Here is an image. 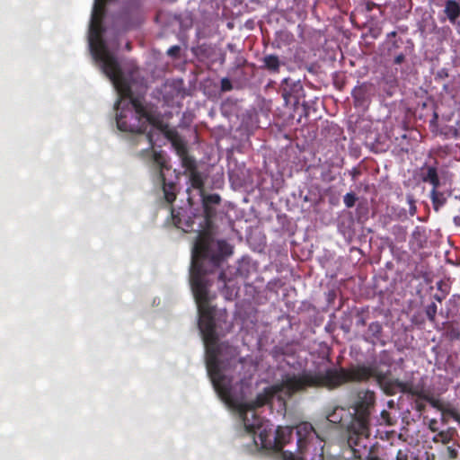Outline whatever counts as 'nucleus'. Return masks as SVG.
Returning a JSON list of instances; mask_svg holds the SVG:
<instances>
[{
	"instance_id": "1",
	"label": "nucleus",
	"mask_w": 460,
	"mask_h": 460,
	"mask_svg": "<svg viewBox=\"0 0 460 460\" xmlns=\"http://www.w3.org/2000/svg\"><path fill=\"white\" fill-rule=\"evenodd\" d=\"M198 327L205 346L206 367L213 386L222 400L239 409L244 430L251 437L257 448L275 454L280 460H305L291 451L284 450V446L292 438L293 429L289 427L275 428L269 420L257 415L256 410L271 405L273 398L283 404L298 393L314 387V372L304 370L302 373H287L274 385L263 388L253 400L247 401L246 395L251 386L250 378L236 379L234 372L243 368L235 347L220 342L224 333L214 316L210 302L204 303L205 295L196 288ZM296 446L303 453L311 447L320 449L311 460H323V440L310 422H301L296 426Z\"/></svg>"
},
{
	"instance_id": "2",
	"label": "nucleus",
	"mask_w": 460,
	"mask_h": 460,
	"mask_svg": "<svg viewBox=\"0 0 460 460\" xmlns=\"http://www.w3.org/2000/svg\"><path fill=\"white\" fill-rule=\"evenodd\" d=\"M203 216L199 223L197 235L191 247L190 267V284L195 302L197 303L196 288L204 293L205 301L211 300L209 288L212 284L214 272L221 269L226 257L232 254V247L226 241L214 239L201 228L209 227L217 210L214 206L202 204Z\"/></svg>"
},
{
	"instance_id": "3",
	"label": "nucleus",
	"mask_w": 460,
	"mask_h": 460,
	"mask_svg": "<svg viewBox=\"0 0 460 460\" xmlns=\"http://www.w3.org/2000/svg\"><path fill=\"white\" fill-rule=\"evenodd\" d=\"M380 365H387L384 359L379 364L373 362L369 366L356 365L350 367L327 368L323 373H314L316 385L314 387H326L336 389L346 383L367 382L374 378L377 385L386 395H394L402 393L412 396H423V391L411 382H402L391 377V370L382 371Z\"/></svg>"
},
{
	"instance_id": "4",
	"label": "nucleus",
	"mask_w": 460,
	"mask_h": 460,
	"mask_svg": "<svg viewBox=\"0 0 460 460\" xmlns=\"http://www.w3.org/2000/svg\"><path fill=\"white\" fill-rule=\"evenodd\" d=\"M149 130L142 131L136 135L135 142L137 145L143 144L146 146L138 151L137 156L147 163H152L157 167L158 179L162 182L163 191L165 200L172 203L176 199V185L173 181H167L164 170H170L166 155L164 152L155 150V146L161 141L167 139L166 132H171V128L163 123H157L153 118L152 122L147 125Z\"/></svg>"
},
{
	"instance_id": "5",
	"label": "nucleus",
	"mask_w": 460,
	"mask_h": 460,
	"mask_svg": "<svg viewBox=\"0 0 460 460\" xmlns=\"http://www.w3.org/2000/svg\"><path fill=\"white\" fill-rule=\"evenodd\" d=\"M376 404V394L370 390L358 393L355 402L349 407L353 418L348 427L349 443L357 446L358 454H365L370 437V416Z\"/></svg>"
},
{
	"instance_id": "6",
	"label": "nucleus",
	"mask_w": 460,
	"mask_h": 460,
	"mask_svg": "<svg viewBox=\"0 0 460 460\" xmlns=\"http://www.w3.org/2000/svg\"><path fill=\"white\" fill-rule=\"evenodd\" d=\"M323 415L328 421L332 424H340L342 429L341 441L342 454L349 453V457L361 458L364 454H358V447L349 443V431L348 427L353 418L351 410L349 407H344L340 405H327L323 409Z\"/></svg>"
},
{
	"instance_id": "7",
	"label": "nucleus",
	"mask_w": 460,
	"mask_h": 460,
	"mask_svg": "<svg viewBox=\"0 0 460 460\" xmlns=\"http://www.w3.org/2000/svg\"><path fill=\"white\" fill-rule=\"evenodd\" d=\"M248 275V264L244 261L238 262L237 267H228L226 270H222L217 276L218 282L222 283V286L219 287L222 295L227 300H232L238 289L234 279L236 277L246 279Z\"/></svg>"
},
{
	"instance_id": "8",
	"label": "nucleus",
	"mask_w": 460,
	"mask_h": 460,
	"mask_svg": "<svg viewBox=\"0 0 460 460\" xmlns=\"http://www.w3.org/2000/svg\"><path fill=\"white\" fill-rule=\"evenodd\" d=\"M280 92L286 105L292 106L294 111H297L300 100L305 95L301 81L290 77L283 79L280 84Z\"/></svg>"
},
{
	"instance_id": "9",
	"label": "nucleus",
	"mask_w": 460,
	"mask_h": 460,
	"mask_svg": "<svg viewBox=\"0 0 460 460\" xmlns=\"http://www.w3.org/2000/svg\"><path fill=\"white\" fill-rule=\"evenodd\" d=\"M182 167L185 168V174L188 175L190 187L198 190L199 193L202 194L204 191L205 179L202 173L197 169L196 160L185 158Z\"/></svg>"
},
{
	"instance_id": "10",
	"label": "nucleus",
	"mask_w": 460,
	"mask_h": 460,
	"mask_svg": "<svg viewBox=\"0 0 460 460\" xmlns=\"http://www.w3.org/2000/svg\"><path fill=\"white\" fill-rule=\"evenodd\" d=\"M172 218L173 225L183 232L194 231V219L189 215L186 209L181 208L178 210H172Z\"/></svg>"
},
{
	"instance_id": "11",
	"label": "nucleus",
	"mask_w": 460,
	"mask_h": 460,
	"mask_svg": "<svg viewBox=\"0 0 460 460\" xmlns=\"http://www.w3.org/2000/svg\"><path fill=\"white\" fill-rule=\"evenodd\" d=\"M167 140H169L175 150L176 154L179 155L181 159V165H183V162L186 159H194L193 157L188 155V149L186 143L181 139V137L178 135L175 130H171V132H166Z\"/></svg>"
},
{
	"instance_id": "12",
	"label": "nucleus",
	"mask_w": 460,
	"mask_h": 460,
	"mask_svg": "<svg viewBox=\"0 0 460 460\" xmlns=\"http://www.w3.org/2000/svg\"><path fill=\"white\" fill-rule=\"evenodd\" d=\"M371 84H362L355 87L352 91L355 106L367 108L370 102Z\"/></svg>"
},
{
	"instance_id": "13",
	"label": "nucleus",
	"mask_w": 460,
	"mask_h": 460,
	"mask_svg": "<svg viewBox=\"0 0 460 460\" xmlns=\"http://www.w3.org/2000/svg\"><path fill=\"white\" fill-rule=\"evenodd\" d=\"M261 62V69L266 70L270 74L279 73L280 67L285 65V61L276 54H264Z\"/></svg>"
},
{
	"instance_id": "14",
	"label": "nucleus",
	"mask_w": 460,
	"mask_h": 460,
	"mask_svg": "<svg viewBox=\"0 0 460 460\" xmlns=\"http://www.w3.org/2000/svg\"><path fill=\"white\" fill-rule=\"evenodd\" d=\"M452 195V190L449 189L441 190H430V199L435 211H438L446 203L447 199Z\"/></svg>"
},
{
	"instance_id": "15",
	"label": "nucleus",
	"mask_w": 460,
	"mask_h": 460,
	"mask_svg": "<svg viewBox=\"0 0 460 460\" xmlns=\"http://www.w3.org/2000/svg\"><path fill=\"white\" fill-rule=\"evenodd\" d=\"M443 12L450 23H456L460 17V4L456 0H447Z\"/></svg>"
},
{
	"instance_id": "16",
	"label": "nucleus",
	"mask_w": 460,
	"mask_h": 460,
	"mask_svg": "<svg viewBox=\"0 0 460 460\" xmlns=\"http://www.w3.org/2000/svg\"><path fill=\"white\" fill-rule=\"evenodd\" d=\"M437 164H438V161L435 160L434 162V164H425L421 168H420V180L423 181V182H429V181H433L436 177H438L439 174H438V167H437Z\"/></svg>"
},
{
	"instance_id": "17",
	"label": "nucleus",
	"mask_w": 460,
	"mask_h": 460,
	"mask_svg": "<svg viewBox=\"0 0 460 460\" xmlns=\"http://www.w3.org/2000/svg\"><path fill=\"white\" fill-rule=\"evenodd\" d=\"M383 332V326L378 322H374L369 324L367 331L365 334V341L370 343H375V340H379Z\"/></svg>"
},
{
	"instance_id": "18",
	"label": "nucleus",
	"mask_w": 460,
	"mask_h": 460,
	"mask_svg": "<svg viewBox=\"0 0 460 460\" xmlns=\"http://www.w3.org/2000/svg\"><path fill=\"white\" fill-rule=\"evenodd\" d=\"M456 429L454 428H448L447 430H442L438 432L432 438L434 443H441L443 445H447L452 439L454 435L456 434Z\"/></svg>"
},
{
	"instance_id": "19",
	"label": "nucleus",
	"mask_w": 460,
	"mask_h": 460,
	"mask_svg": "<svg viewBox=\"0 0 460 460\" xmlns=\"http://www.w3.org/2000/svg\"><path fill=\"white\" fill-rule=\"evenodd\" d=\"M295 353L296 349L291 343L279 344L275 346L271 350V354L275 358L279 356H292Z\"/></svg>"
},
{
	"instance_id": "20",
	"label": "nucleus",
	"mask_w": 460,
	"mask_h": 460,
	"mask_svg": "<svg viewBox=\"0 0 460 460\" xmlns=\"http://www.w3.org/2000/svg\"><path fill=\"white\" fill-rule=\"evenodd\" d=\"M444 335L450 341L460 339V330L451 323H443Z\"/></svg>"
},
{
	"instance_id": "21",
	"label": "nucleus",
	"mask_w": 460,
	"mask_h": 460,
	"mask_svg": "<svg viewBox=\"0 0 460 460\" xmlns=\"http://www.w3.org/2000/svg\"><path fill=\"white\" fill-rule=\"evenodd\" d=\"M193 54L199 59L208 58L211 55L212 49L208 44H201L192 49Z\"/></svg>"
},
{
	"instance_id": "22",
	"label": "nucleus",
	"mask_w": 460,
	"mask_h": 460,
	"mask_svg": "<svg viewBox=\"0 0 460 460\" xmlns=\"http://www.w3.org/2000/svg\"><path fill=\"white\" fill-rule=\"evenodd\" d=\"M201 198L202 204H206L207 206H217L219 205L221 201V198L218 194L213 193L209 195H206L204 191L202 194H199Z\"/></svg>"
},
{
	"instance_id": "23",
	"label": "nucleus",
	"mask_w": 460,
	"mask_h": 460,
	"mask_svg": "<svg viewBox=\"0 0 460 460\" xmlns=\"http://www.w3.org/2000/svg\"><path fill=\"white\" fill-rule=\"evenodd\" d=\"M392 234L397 242H405L407 238V229L401 225H394L392 227Z\"/></svg>"
},
{
	"instance_id": "24",
	"label": "nucleus",
	"mask_w": 460,
	"mask_h": 460,
	"mask_svg": "<svg viewBox=\"0 0 460 460\" xmlns=\"http://www.w3.org/2000/svg\"><path fill=\"white\" fill-rule=\"evenodd\" d=\"M438 313V306L436 303L432 302L425 308V314L430 323H434L436 320V314Z\"/></svg>"
},
{
	"instance_id": "25",
	"label": "nucleus",
	"mask_w": 460,
	"mask_h": 460,
	"mask_svg": "<svg viewBox=\"0 0 460 460\" xmlns=\"http://www.w3.org/2000/svg\"><path fill=\"white\" fill-rule=\"evenodd\" d=\"M357 199L358 198L354 192H349L343 197V202L349 208L355 206Z\"/></svg>"
},
{
	"instance_id": "26",
	"label": "nucleus",
	"mask_w": 460,
	"mask_h": 460,
	"mask_svg": "<svg viewBox=\"0 0 460 460\" xmlns=\"http://www.w3.org/2000/svg\"><path fill=\"white\" fill-rule=\"evenodd\" d=\"M417 397L419 399H421V400L429 402L433 408L437 409L439 411H441L443 407H444V405L442 403H440L438 401H437V400H435V399H433L431 397H429L424 393H423V396H417Z\"/></svg>"
},
{
	"instance_id": "27",
	"label": "nucleus",
	"mask_w": 460,
	"mask_h": 460,
	"mask_svg": "<svg viewBox=\"0 0 460 460\" xmlns=\"http://www.w3.org/2000/svg\"><path fill=\"white\" fill-rule=\"evenodd\" d=\"M181 47L178 46V45H175V46H172L168 50H167V55L172 58V59H179L180 57H181Z\"/></svg>"
},
{
	"instance_id": "28",
	"label": "nucleus",
	"mask_w": 460,
	"mask_h": 460,
	"mask_svg": "<svg viewBox=\"0 0 460 460\" xmlns=\"http://www.w3.org/2000/svg\"><path fill=\"white\" fill-rule=\"evenodd\" d=\"M367 448H369L368 446H367ZM367 452H368V455L367 456V457L364 460H381L378 456L371 455V449H369V450L367 449ZM365 455H366V453L361 456V458H358V460H363V456ZM343 456H344V457H347L348 459H357V457H349L350 455L349 453H346Z\"/></svg>"
},
{
	"instance_id": "29",
	"label": "nucleus",
	"mask_w": 460,
	"mask_h": 460,
	"mask_svg": "<svg viewBox=\"0 0 460 460\" xmlns=\"http://www.w3.org/2000/svg\"><path fill=\"white\" fill-rule=\"evenodd\" d=\"M232 89H233V84H232L231 81L227 77L222 78L221 85H220L221 92L226 93V92L231 91Z\"/></svg>"
},
{
	"instance_id": "30",
	"label": "nucleus",
	"mask_w": 460,
	"mask_h": 460,
	"mask_svg": "<svg viewBox=\"0 0 460 460\" xmlns=\"http://www.w3.org/2000/svg\"><path fill=\"white\" fill-rule=\"evenodd\" d=\"M409 448L399 449L396 454V460H409Z\"/></svg>"
},
{
	"instance_id": "31",
	"label": "nucleus",
	"mask_w": 460,
	"mask_h": 460,
	"mask_svg": "<svg viewBox=\"0 0 460 460\" xmlns=\"http://www.w3.org/2000/svg\"><path fill=\"white\" fill-rule=\"evenodd\" d=\"M428 183H429L432 186L431 190H441V187L443 185L439 175L438 177H436L433 181H429Z\"/></svg>"
},
{
	"instance_id": "32",
	"label": "nucleus",
	"mask_w": 460,
	"mask_h": 460,
	"mask_svg": "<svg viewBox=\"0 0 460 460\" xmlns=\"http://www.w3.org/2000/svg\"><path fill=\"white\" fill-rule=\"evenodd\" d=\"M424 229H422L421 227L420 226H417L413 233H412V237L415 239V240H418V241H421V237H423L424 235Z\"/></svg>"
},
{
	"instance_id": "33",
	"label": "nucleus",
	"mask_w": 460,
	"mask_h": 460,
	"mask_svg": "<svg viewBox=\"0 0 460 460\" xmlns=\"http://www.w3.org/2000/svg\"><path fill=\"white\" fill-rule=\"evenodd\" d=\"M447 453L449 459H456L458 456V451L453 447H447Z\"/></svg>"
},
{
	"instance_id": "34",
	"label": "nucleus",
	"mask_w": 460,
	"mask_h": 460,
	"mask_svg": "<svg viewBox=\"0 0 460 460\" xmlns=\"http://www.w3.org/2000/svg\"><path fill=\"white\" fill-rule=\"evenodd\" d=\"M429 429L432 431V432H438V420L436 419H431L429 420Z\"/></svg>"
},
{
	"instance_id": "35",
	"label": "nucleus",
	"mask_w": 460,
	"mask_h": 460,
	"mask_svg": "<svg viewBox=\"0 0 460 460\" xmlns=\"http://www.w3.org/2000/svg\"><path fill=\"white\" fill-rule=\"evenodd\" d=\"M301 106H302V112H301L300 116L307 117L308 116V112H309V105H308V103L305 102H303Z\"/></svg>"
},
{
	"instance_id": "36",
	"label": "nucleus",
	"mask_w": 460,
	"mask_h": 460,
	"mask_svg": "<svg viewBox=\"0 0 460 460\" xmlns=\"http://www.w3.org/2000/svg\"><path fill=\"white\" fill-rule=\"evenodd\" d=\"M447 294V291H445V293H444V294H443V293H441V294H435V295L433 296V298H434L436 301H438V302L441 303V302L446 298Z\"/></svg>"
},
{
	"instance_id": "37",
	"label": "nucleus",
	"mask_w": 460,
	"mask_h": 460,
	"mask_svg": "<svg viewBox=\"0 0 460 460\" xmlns=\"http://www.w3.org/2000/svg\"><path fill=\"white\" fill-rule=\"evenodd\" d=\"M405 60V55L401 53L394 58V64L400 65Z\"/></svg>"
},
{
	"instance_id": "38",
	"label": "nucleus",
	"mask_w": 460,
	"mask_h": 460,
	"mask_svg": "<svg viewBox=\"0 0 460 460\" xmlns=\"http://www.w3.org/2000/svg\"><path fill=\"white\" fill-rule=\"evenodd\" d=\"M437 287H438V290H440V291H441V293H443V294L445 293V291H447V290L446 289L447 285H446L442 280H440V281H438V282L437 283Z\"/></svg>"
},
{
	"instance_id": "39",
	"label": "nucleus",
	"mask_w": 460,
	"mask_h": 460,
	"mask_svg": "<svg viewBox=\"0 0 460 460\" xmlns=\"http://www.w3.org/2000/svg\"><path fill=\"white\" fill-rule=\"evenodd\" d=\"M416 410L423 411L425 410V404L423 402H416Z\"/></svg>"
},
{
	"instance_id": "40",
	"label": "nucleus",
	"mask_w": 460,
	"mask_h": 460,
	"mask_svg": "<svg viewBox=\"0 0 460 460\" xmlns=\"http://www.w3.org/2000/svg\"><path fill=\"white\" fill-rule=\"evenodd\" d=\"M417 212V207L415 204H411V206H410V208H409V213L411 216H414Z\"/></svg>"
},
{
	"instance_id": "41",
	"label": "nucleus",
	"mask_w": 460,
	"mask_h": 460,
	"mask_svg": "<svg viewBox=\"0 0 460 460\" xmlns=\"http://www.w3.org/2000/svg\"><path fill=\"white\" fill-rule=\"evenodd\" d=\"M381 416L384 420H386L387 424L392 425V423L387 420V418L389 417V413L386 411H383L381 413Z\"/></svg>"
},
{
	"instance_id": "42",
	"label": "nucleus",
	"mask_w": 460,
	"mask_h": 460,
	"mask_svg": "<svg viewBox=\"0 0 460 460\" xmlns=\"http://www.w3.org/2000/svg\"><path fill=\"white\" fill-rule=\"evenodd\" d=\"M357 325L358 326H364V325H366V321H365L364 317H362V316L358 317V319L357 321Z\"/></svg>"
},
{
	"instance_id": "43",
	"label": "nucleus",
	"mask_w": 460,
	"mask_h": 460,
	"mask_svg": "<svg viewBox=\"0 0 460 460\" xmlns=\"http://www.w3.org/2000/svg\"><path fill=\"white\" fill-rule=\"evenodd\" d=\"M457 31V33L460 35V21L459 19L456 21V23H452Z\"/></svg>"
},
{
	"instance_id": "44",
	"label": "nucleus",
	"mask_w": 460,
	"mask_h": 460,
	"mask_svg": "<svg viewBox=\"0 0 460 460\" xmlns=\"http://www.w3.org/2000/svg\"><path fill=\"white\" fill-rule=\"evenodd\" d=\"M407 201L410 206H411V204H415V200L412 195H407Z\"/></svg>"
},
{
	"instance_id": "45",
	"label": "nucleus",
	"mask_w": 460,
	"mask_h": 460,
	"mask_svg": "<svg viewBox=\"0 0 460 460\" xmlns=\"http://www.w3.org/2000/svg\"><path fill=\"white\" fill-rule=\"evenodd\" d=\"M441 422H442L443 424H447V422H448V418H447V415L442 414V417H441Z\"/></svg>"
},
{
	"instance_id": "46",
	"label": "nucleus",
	"mask_w": 460,
	"mask_h": 460,
	"mask_svg": "<svg viewBox=\"0 0 460 460\" xmlns=\"http://www.w3.org/2000/svg\"><path fill=\"white\" fill-rule=\"evenodd\" d=\"M394 401H389V402H388V406H389L390 408L394 407Z\"/></svg>"
},
{
	"instance_id": "47",
	"label": "nucleus",
	"mask_w": 460,
	"mask_h": 460,
	"mask_svg": "<svg viewBox=\"0 0 460 460\" xmlns=\"http://www.w3.org/2000/svg\"><path fill=\"white\" fill-rule=\"evenodd\" d=\"M395 35H396L395 31H392L391 33L388 34L389 37H394Z\"/></svg>"
},
{
	"instance_id": "48",
	"label": "nucleus",
	"mask_w": 460,
	"mask_h": 460,
	"mask_svg": "<svg viewBox=\"0 0 460 460\" xmlns=\"http://www.w3.org/2000/svg\"><path fill=\"white\" fill-rule=\"evenodd\" d=\"M126 48H127V49H128V50H130L131 46H130V43H129V42H128V43H127Z\"/></svg>"
},
{
	"instance_id": "49",
	"label": "nucleus",
	"mask_w": 460,
	"mask_h": 460,
	"mask_svg": "<svg viewBox=\"0 0 460 460\" xmlns=\"http://www.w3.org/2000/svg\"><path fill=\"white\" fill-rule=\"evenodd\" d=\"M450 130L454 131V135L456 136L457 135V130L456 128H451Z\"/></svg>"
},
{
	"instance_id": "50",
	"label": "nucleus",
	"mask_w": 460,
	"mask_h": 460,
	"mask_svg": "<svg viewBox=\"0 0 460 460\" xmlns=\"http://www.w3.org/2000/svg\"><path fill=\"white\" fill-rule=\"evenodd\" d=\"M363 208V205L362 204H359L358 207V209L360 210Z\"/></svg>"
}]
</instances>
